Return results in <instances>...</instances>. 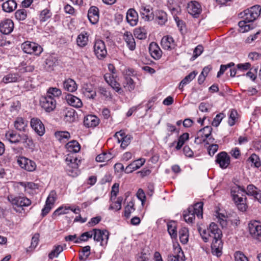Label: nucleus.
<instances>
[{
    "label": "nucleus",
    "instance_id": "nucleus-1",
    "mask_svg": "<svg viewBox=\"0 0 261 261\" xmlns=\"http://www.w3.org/2000/svg\"><path fill=\"white\" fill-rule=\"evenodd\" d=\"M242 193L253 197L261 203V191L255 186L252 184L248 185L245 189L243 187L236 185L231 188V195L233 201L240 211L244 212L247 208L246 197Z\"/></svg>",
    "mask_w": 261,
    "mask_h": 261
},
{
    "label": "nucleus",
    "instance_id": "nucleus-2",
    "mask_svg": "<svg viewBox=\"0 0 261 261\" xmlns=\"http://www.w3.org/2000/svg\"><path fill=\"white\" fill-rule=\"evenodd\" d=\"M198 230L204 242H208L211 239H213L211 244L212 252L213 254L220 256L222 254L223 243L221 240L222 231L218 226L212 222L207 229L199 227Z\"/></svg>",
    "mask_w": 261,
    "mask_h": 261
},
{
    "label": "nucleus",
    "instance_id": "nucleus-3",
    "mask_svg": "<svg viewBox=\"0 0 261 261\" xmlns=\"http://www.w3.org/2000/svg\"><path fill=\"white\" fill-rule=\"evenodd\" d=\"M8 200L11 204L13 210L17 213H22L24 210L23 207H26L31 204V200L25 196L20 195H9L7 197Z\"/></svg>",
    "mask_w": 261,
    "mask_h": 261
},
{
    "label": "nucleus",
    "instance_id": "nucleus-4",
    "mask_svg": "<svg viewBox=\"0 0 261 261\" xmlns=\"http://www.w3.org/2000/svg\"><path fill=\"white\" fill-rule=\"evenodd\" d=\"M67 166L66 171L68 175L72 177L77 176L79 174L77 159L75 157L68 156L66 159Z\"/></svg>",
    "mask_w": 261,
    "mask_h": 261
},
{
    "label": "nucleus",
    "instance_id": "nucleus-5",
    "mask_svg": "<svg viewBox=\"0 0 261 261\" xmlns=\"http://www.w3.org/2000/svg\"><path fill=\"white\" fill-rule=\"evenodd\" d=\"M261 12V7L255 5L244 11L243 15L241 16L247 22H253L259 16Z\"/></svg>",
    "mask_w": 261,
    "mask_h": 261
},
{
    "label": "nucleus",
    "instance_id": "nucleus-6",
    "mask_svg": "<svg viewBox=\"0 0 261 261\" xmlns=\"http://www.w3.org/2000/svg\"><path fill=\"white\" fill-rule=\"evenodd\" d=\"M21 47L24 52L28 54L39 56L43 51V48L40 45L33 42H25L22 44Z\"/></svg>",
    "mask_w": 261,
    "mask_h": 261
},
{
    "label": "nucleus",
    "instance_id": "nucleus-7",
    "mask_svg": "<svg viewBox=\"0 0 261 261\" xmlns=\"http://www.w3.org/2000/svg\"><path fill=\"white\" fill-rule=\"evenodd\" d=\"M41 107L47 112H50L56 107V100L54 97L47 96H41L40 99Z\"/></svg>",
    "mask_w": 261,
    "mask_h": 261
},
{
    "label": "nucleus",
    "instance_id": "nucleus-8",
    "mask_svg": "<svg viewBox=\"0 0 261 261\" xmlns=\"http://www.w3.org/2000/svg\"><path fill=\"white\" fill-rule=\"evenodd\" d=\"M250 234L254 239L261 241V222L252 220L248 224Z\"/></svg>",
    "mask_w": 261,
    "mask_h": 261
},
{
    "label": "nucleus",
    "instance_id": "nucleus-9",
    "mask_svg": "<svg viewBox=\"0 0 261 261\" xmlns=\"http://www.w3.org/2000/svg\"><path fill=\"white\" fill-rule=\"evenodd\" d=\"M93 239L95 241L100 242V245L106 246L109 239V232L107 230L93 229Z\"/></svg>",
    "mask_w": 261,
    "mask_h": 261
},
{
    "label": "nucleus",
    "instance_id": "nucleus-10",
    "mask_svg": "<svg viewBox=\"0 0 261 261\" xmlns=\"http://www.w3.org/2000/svg\"><path fill=\"white\" fill-rule=\"evenodd\" d=\"M94 51L98 59H103L107 55L105 42L101 40H96L94 45Z\"/></svg>",
    "mask_w": 261,
    "mask_h": 261
},
{
    "label": "nucleus",
    "instance_id": "nucleus-11",
    "mask_svg": "<svg viewBox=\"0 0 261 261\" xmlns=\"http://www.w3.org/2000/svg\"><path fill=\"white\" fill-rule=\"evenodd\" d=\"M215 162L221 168L226 169L230 163V158L225 151H221L217 154Z\"/></svg>",
    "mask_w": 261,
    "mask_h": 261
},
{
    "label": "nucleus",
    "instance_id": "nucleus-12",
    "mask_svg": "<svg viewBox=\"0 0 261 261\" xmlns=\"http://www.w3.org/2000/svg\"><path fill=\"white\" fill-rule=\"evenodd\" d=\"M114 137L117 139L118 142L121 143V147L125 149L130 143L133 137L130 135H126L123 130L116 132Z\"/></svg>",
    "mask_w": 261,
    "mask_h": 261
},
{
    "label": "nucleus",
    "instance_id": "nucleus-13",
    "mask_svg": "<svg viewBox=\"0 0 261 261\" xmlns=\"http://www.w3.org/2000/svg\"><path fill=\"white\" fill-rule=\"evenodd\" d=\"M17 163L21 168L28 171H33L36 168V163L33 161L24 156H19L17 159Z\"/></svg>",
    "mask_w": 261,
    "mask_h": 261
},
{
    "label": "nucleus",
    "instance_id": "nucleus-14",
    "mask_svg": "<svg viewBox=\"0 0 261 261\" xmlns=\"http://www.w3.org/2000/svg\"><path fill=\"white\" fill-rule=\"evenodd\" d=\"M174 254L168 255V261H185V256L180 245H173Z\"/></svg>",
    "mask_w": 261,
    "mask_h": 261
},
{
    "label": "nucleus",
    "instance_id": "nucleus-15",
    "mask_svg": "<svg viewBox=\"0 0 261 261\" xmlns=\"http://www.w3.org/2000/svg\"><path fill=\"white\" fill-rule=\"evenodd\" d=\"M139 11L142 18L145 21H149L154 19L152 8L150 6L142 5L140 7Z\"/></svg>",
    "mask_w": 261,
    "mask_h": 261
},
{
    "label": "nucleus",
    "instance_id": "nucleus-16",
    "mask_svg": "<svg viewBox=\"0 0 261 261\" xmlns=\"http://www.w3.org/2000/svg\"><path fill=\"white\" fill-rule=\"evenodd\" d=\"M188 13L195 18H198L202 12L200 4L197 1H191L188 4Z\"/></svg>",
    "mask_w": 261,
    "mask_h": 261
},
{
    "label": "nucleus",
    "instance_id": "nucleus-17",
    "mask_svg": "<svg viewBox=\"0 0 261 261\" xmlns=\"http://www.w3.org/2000/svg\"><path fill=\"white\" fill-rule=\"evenodd\" d=\"M31 126L35 132L40 136L45 133V127L42 121L37 118H33L31 120Z\"/></svg>",
    "mask_w": 261,
    "mask_h": 261
},
{
    "label": "nucleus",
    "instance_id": "nucleus-18",
    "mask_svg": "<svg viewBox=\"0 0 261 261\" xmlns=\"http://www.w3.org/2000/svg\"><path fill=\"white\" fill-rule=\"evenodd\" d=\"M23 80L21 74L18 72H11L5 75L2 82L5 84L20 82Z\"/></svg>",
    "mask_w": 261,
    "mask_h": 261
},
{
    "label": "nucleus",
    "instance_id": "nucleus-19",
    "mask_svg": "<svg viewBox=\"0 0 261 261\" xmlns=\"http://www.w3.org/2000/svg\"><path fill=\"white\" fill-rule=\"evenodd\" d=\"M14 28V23L12 20L6 19L0 23V32L5 35L10 34Z\"/></svg>",
    "mask_w": 261,
    "mask_h": 261
},
{
    "label": "nucleus",
    "instance_id": "nucleus-20",
    "mask_svg": "<svg viewBox=\"0 0 261 261\" xmlns=\"http://www.w3.org/2000/svg\"><path fill=\"white\" fill-rule=\"evenodd\" d=\"M161 44L163 48L169 50L175 49L176 46L173 38L170 36H164L161 40Z\"/></svg>",
    "mask_w": 261,
    "mask_h": 261
},
{
    "label": "nucleus",
    "instance_id": "nucleus-21",
    "mask_svg": "<svg viewBox=\"0 0 261 261\" xmlns=\"http://www.w3.org/2000/svg\"><path fill=\"white\" fill-rule=\"evenodd\" d=\"M82 90L83 93L87 98L94 99L96 96V92L91 84H84Z\"/></svg>",
    "mask_w": 261,
    "mask_h": 261
},
{
    "label": "nucleus",
    "instance_id": "nucleus-22",
    "mask_svg": "<svg viewBox=\"0 0 261 261\" xmlns=\"http://www.w3.org/2000/svg\"><path fill=\"white\" fill-rule=\"evenodd\" d=\"M88 17L91 23H96L99 19L98 9L95 6L91 7L88 11Z\"/></svg>",
    "mask_w": 261,
    "mask_h": 261
},
{
    "label": "nucleus",
    "instance_id": "nucleus-23",
    "mask_svg": "<svg viewBox=\"0 0 261 261\" xmlns=\"http://www.w3.org/2000/svg\"><path fill=\"white\" fill-rule=\"evenodd\" d=\"M123 39L126 42L127 47L130 50H134L136 48V42L132 34L129 32H125L123 35Z\"/></svg>",
    "mask_w": 261,
    "mask_h": 261
},
{
    "label": "nucleus",
    "instance_id": "nucleus-24",
    "mask_svg": "<svg viewBox=\"0 0 261 261\" xmlns=\"http://www.w3.org/2000/svg\"><path fill=\"white\" fill-rule=\"evenodd\" d=\"M126 20L132 26L137 24L138 20V14L134 9H130L128 10L126 14Z\"/></svg>",
    "mask_w": 261,
    "mask_h": 261
},
{
    "label": "nucleus",
    "instance_id": "nucleus-25",
    "mask_svg": "<svg viewBox=\"0 0 261 261\" xmlns=\"http://www.w3.org/2000/svg\"><path fill=\"white\" fill-rule=\"evenodd\" d=\"M76 113L72 108L66 109L64 111V120L66 122L72 123L75 121L76 118Z\"/></svg>",
    "mask_w": 261,
    "mask_h": 261
},
{
    "label": "nucleus",
    "instance_id": "nucleus-26",
    "mask_svg": "<svg viewBox=\"0 0 261 261\" xmlns=\"http://www.w3.org/2000/svg\"><path fill=\"white\" fill-rule=\"evenodd\" d=\"M99 123L98 118L94 115H88L84 118V124L87 127H95Z\"/></svg>",
    "mask_w": 261,
    "mask_h": 261
},
{
    "label": "nucleus",
    "instance_id": "nucleus-27",
    "mask_svg": "<svg viewBox=\"0 0 261 261\" xmlns=\"http://www.w3.org/2000/svg\"><path fill=\"white\" fill-rule=\"evenodd\" d=\"M67 103L70 106L75 108H81L83 103L81 100L77 97L71 94H68L66 97Z\"/></svg>",
    "mask_w": 261,
    "mask_h": 261
},
{
    "label": "nucleus",
    "instance_id": "nucleus-28",
    "mask_svg": "<svg viewBox=\"0 0 261 261\" xmlns=\"http://www.w3.org/2000/svg\"><path fill=\"white\" fill-rule=\"evenodd\" d=\"M14 126L17 130L25 133L28 126V121L21 117H18L14 122Z\"/></svg>",
    "mask_w": 261,
    "mask_h": 261
},
{
    "label": "nucleus",
    "instance_id": "nucleus-29",
    "mask_svg": "<svg viewBox=\"0 0 261 261\" xmlns=\"http://www.w3.org/2000/svg\"><path fill=\"white\" fill-rule=\"evenodd\" d=\"M149 49L151 56L154 59L158 60L162 57V51L156 44L151 43Z\"/></svg>",
    "mask_w": 261,
    "mask_h": 261
},
{
    "label": "nucleus",
    "instance_id": "nucleus-30",
    "mask_svg": "<svg viewBox=\"0 0 261 261\" xmlns=\"http://www.w3.org/2000/svg\"><path fill=\"white\" fill-rule=\"evenodd\" d=\"M63 85L64 89L70 92H74L77 89V85L75 82L70 78L65 80Z\"/></svg>",
    "mask_w": 261,
    "mask_h": 261
},
{
    "label": "nucleus",
    "instance_id": "nucleus-31",
    "mask_svg": "<svg viewBox=\"0 0 261 261\" xmlns=\"http://www.w3.org/2000/svg\"><path fill=\"white\" fill-rule=\"evenodd\" d=\"M3 10L8 13L14 11L17 8V3L14 0H8L2 5Z\"/></svg>",
    "mask_w": 261,
    "mask_h": 261
},
{
    "label": "nucleus",
    "instance_id": "nucleus-32",
    "mask_svg": "<svg viewBox=\"0 0 261 261\" xmlns=\"http://www.w3.org/2000/svg\"><path fill=\"white\" fill-rule=\"evenodd\" d=\"M88 41V35L86 32H83L80 33L77 38L76 43L80 47H84L87 45Z\"/></svg>",
    "mask_w": 261,
    "mask_h": 261
},
{
    "label": "nucleus",
    "instance_id": "nucleus-33",
    "mask_svg": "<svg viewBox=\"0 0 261 261\" xmlns=\"http://www.w3.org/2000/svg\"><path fill=\"white\" fill-rule=\"evenodd\" d=\"M122 85L126 91L131 92L135 89L136 84L131 77L126 76L125 78H124Z\"/></svg>",
    "mask_w": 261,
    "mask_h": 261
},
{
    "label": "nucleus",
    "instance_id": "nucleus-34",
    "mask_svg": "<svg viewBox=\"0 0 261 261\" xmlns=\"http://www.w3.org/2000/svg\"><path fill=\"white\" fill-rule=\"evenodd\" d=\"M197 72L193 71L187 75L180 82L178 88L179 90L182 91L184 87L189 84L192 81L196 76Z\"/></svg>",
    "mask_w": 261,
    "mask_h": 261
},
{
    "label": "nucleus",
    "instance_id": "nucleus-35",
    "mask_svg": "<svg viewBox=\"0 0 261 261\" xmlns=\"http://www.w3.org/2000/svg\"><path fill=\"white\" fill-rule=\"evenodd\" d=\"M167 230L171 238H177V225L175 221H171L167 223Z\"/></svg>",
    "mask_w": 261,
    "mask_h": 261
},
{
    "label": "nucleus",
    "instance_id": "nucleus-36",
    "mask_svg": "<svg viewBox=\"0 0 261 261\" xmlns=\"http://www.w3.org/2000/svg\"><path fill=\"white\" fill-rule=\"evenodd\" d=\"M238 113L235 109H230L228 113V124L229 126H233L238 119Z\"/></svg>",
    "mask_w": 261,
    "mask_h": 261
},
{
    "label": "nucleus",
    "instance_id": "nucleus-37",
    "mask_svg": "<svg viewBox=\"0 0 261 261\" xmlns=\"http://www.w3.org/2000/svg\"><path fill=\"white\" fill-rule=\"evenodd\" d=\"M57 60L55 57L49 56L45 62L44 68L47 71H50L53 70L54 67L56 66Z\"/></svg>",
    "mask_w": 261,
    "mask_h": 261
},
{
    "label": "nucleus",
    "instance_id": "nucleus-38",
    "mask_svg": "<svg viewBox=\"0 0 261 261\" xmlns=\"http://www.w3.org/2000/svg\"><path fill=\"white\" fill-rule=\"evenodd\" d=\"M156 20L160 25H164L167 21V15L163 11L159 10L156 12Z\"/></svg>",
    "mask_w": 261,
    "mask_h": 261
},
{
    "label": "nucleus",
    "instance_id": "nucleus-39",
    "mask_svg": "<svg viewBox=\"0 0 261 261\" xmlns=\"http://www.w3.org/2000/svg\"><path fill=\"white\" fill-rule=\"evenodd\" d=\"M179 237L180 242L183 244H186L189 240V230L186 227H183L179 231Z\"/></svg>",
    "mask_w": 261,
    "mask_h": 261
},
{
    "label": "nucleus",
    "instance_id": "nucleus-40",
    "mask_svg": "<svg viewBox=\"0 0 261 261\" xmlns=\"http://www.w3.org/2000/svg\"><path fill=\"white\" fill-rule=\"evenodd\" d=\"M66 148L70 152H77L81 149V146L79 142L75 140L69 142L66 144Z\"/></svg>",
    "mask_w": 261,
    "mask_h": 261
},
{
    "label": "nucleus",
    "instance_id": "nucleus-41",
    "mask_svg": "<svg viewBox=\"0 0 261 261\" xmlns=\"http://www.w3.org/2000/svg\"><path fill=\"white\" fill-rule=\"evenodd\" d=\"M6 138L11 143H19V134L13 132H8L5 135Z\"/></svg>",
    "mask_w": 261,
    "mask_h": 261
},
{
    "label": "nucleus",
    "instance_id": "nucleus-42",
    "mask_svg": "<svg viewBox=\"0 0 261 261\" xmlns=\"http://www.w3.org/2000/svg\"><path fill=\"white\" fill-rule=\"evenodd\" d=\"M40 235L38 233H36L32 238L31 245L27 249V252L34 250L38 244L39 241Z\"/></svg>",
    "mask_w": 261,
    "mask_h": 261
},
{
    "label": "nucleus",
    "instance_id": "nucleus-43",
    "mask_svg": "<svg viewBox=\"0 0 261 261\" xmlns=\"http://www.w3.org/2000/svg\"><path fill=\"white\" fill-rule=\"evenodd\" d=\"M189 138V134L188 133H185L180 135L177 142L175 148L177 150L181 149L185 142Z\"/></svg>",
    "mask_w": 261,
    "mask_h": 261
},
{
    "label": "nucleus",
    "instance_id": "nucleus-44",
    "mask_svg": "<svg viewBox=\"0 0 261 261\" xmlns=\"http://www.w3.org/2000/svg\"><path fill=\"white\" fill-rule=\"evenodd\" d=\"M250 22H247V20H244L240 21L238 23V25L240 28V32L242 33H245L246 32H248V31L252 29L253 27L252 24H247Z\"/></svg>",
    "mask_w": 261,
    "mask_h": 261
},
{
    "label": "nucleus",
    "instance_id": "nucleus-45",
    "mask_svg": "<svg viewBox=\"0 0 261 261\" xmlns=\"http://www.w3.org/2000/svg\"><path fill=\"white\" fill-rule=\"evenodd\" d=\"M61 93L60 89L55 87H50L48 89L46 95L51 97H54L56 99V98H58L61 95Z\"/></svg>",
    "mask_w": 261,
    "mask_h": 261
},
{
    "label": "nucleus",
    "instance_id": "nucleus-46",
    "mask_svg": "<svg viewBox=\"0 0 261 261\" xmlns=\"http://www.w3.org/2000/svg\"><path fill=\"white\" fill-rule=\"evenodd\" d=\"M93 230L91 231L85 232L81 235L80 238L76 239V240H74V243H79L82 241H87L89 239L93 237Z\"/></svg>",
    "mask_w": 261,
    "mask_h": 261
},
{
    "label": "nucleus",
    "instance_id": "nucleus-47",
    "mask_svg": "<svg viewBox=\"0 0 261 261\" xmlns=\"http://www.w3.org/2000/svg\"><path fill=\"white\" fill-rule=\"evenodd\" d=\"M212 129H213L211 126H206L199 130L198 134L201 136H203V138L207 140V138L211 135Z\"/></svg>",
    "mask_w": 261,
    "mask_h": 261
},
{
    "label": "nucleus",
    "instance_id": "nucleus-48",
    "mask_svg": "<svg viewBox=\"0 0 261 261\" xmlns=\"http://www.w3.org/2000/svg\"><path fill=\"white\" fill-rule=\"evenodd\" d=\"M63 251V248L61 245L55 246L53 250L49 253L48 258L52 259L55 257H58Z\"/></svg>",
    "mask_w": 261,
    "mask_h": 261
},
{
    "label": "nucleus",
    "instance_id": "nucleus-49",
    "mask_svg": "<svg viewBox=\"0 0 261 261\" xmlns=\"http://www.w3.org/2000/svg\"><path fill=\"white\" fill-rule=\"evenodd\" d=\"M146 35V31L144 28H136L134 31V35L139 39H145Z\"/></svg>",
    "mask_w": 261,
    "mask_h": 261
},
{
    "label": "nucleus",
    "instance_id": "nucleus-50",
    "mask_svg": "<svg viewBox=\"0 0 261 261\" xmlns=\"http://www.w3.org/2000/svg\"><path fill=\"white\" fill-rule=\"evenodd\" d=\"M52 16V13L48 9H45L41 11L40 14V20L41 22H45L49 19Z\"/></svg>",
    "mask_w": 261,
    "mask_h": 261
},
{
    "label": "nucleus",
    "instance_id": "nucleus-51",
    "mask_svg": "<svg viewBox=\"0 0 261 261\" xmlns=\"http://www.w3.org/2000/svg\"><path fill=\"white\" fill-rule=\"evenodd\" d=\"M203 203L197 202L194 204V206L191 208L192 212L195 213V215H197V216L199 215H202L203 211Z\"/></svg>",
    "mask_w": 261,
    "mask_h": 261
},
{
    "label": "nucleus",
    "instance_id": "nucleus-52",
    "mask_svg": "<svg viewBox=\"0 0 261 261\" xmlns=\"http://www.w3.org/2000/svg\"><path fill=\"white\" fill-rule=\"evenodd\" d=\"M195 213L192 212L191 208H189L188 212H185L183 215V217L186 222L188 223H192L195 220Z\"/></svg>",
    "mask_w": 261,
    "mask_h": 261
},
{
    "label": "nucleus",
    "instance_id": "nucleus-53",
    "mask_svg": "<svg viewBox=\"0 0 261 261\" xmlns=\"http://www.w3.org/2000/svg\"><path fill=\"white\" fill-rule=\"evenodd\" d=\"M98 93H99L100 95H102L106 98H112V95L109 90V88H107L103 86H99L97 90Z\"/></svg>",
    "mask_w": 261,
    "mask_h": 261
},
{
    "label": "nucleus",
    "instance_id": "nucleus-54",
    "mask_svg": "<svg viewBox=\"0 0 261 261\" xmlns=\"http://www.w3.org/2000/svg\"><path fill=\"white\" fill-rule=\"evenodd\" d=\"M90 254V247L86 246L82 248V251L80 254L79 258L80 260L85 261Z\"/></svg>",
    "mask_w": 261,
    "mask_h": 261
},
{
    "label": "nucleus",
    "instance_id": "nucleus-55",
    "mask_svg": "<svg viewBox=\"0 0 261 261\" xmlns=\"http://www.w3.org/2000/svg\"><path fill=\"white\" fill-rule=\"evenodd\" d=\"M15 18L18 20H24L27 17V12L25 9L18 10L15 13Z\"/></svg>",
    "mask_w": 261,
    "mask_h": 261
},
{
    "label": "nucleus",
    "instance_id": "nucleus-56",
    "mask_svg": "<svg viewBox=\"0 0 261 261\" xmlns=\"http://www.w3.org/2000/svg\"><path fill=\"white\" fill-rule=\"evenodd\" d=\"M111 159V154L103 152L96 157V161L98 162H103L109 161Z\"/></svg>",
    "mask_w": 261,
    "mask_h": 261
},
{
    "label": "nucleus",
    "instance_id": "nucleus-57",
    "mask_svg": "<svg viewBox=\"0 0 261 261\" xmlns=\"http://www.w3.org/2000/svg\"><path fill=\"white\" fill-rule=\"evenodd\" d=\"M225 117V114L220 113L217 114L213 119L212 124L214 126L217 127L221 122L222 120Z\"/></svg>",
    "mask_w": 261,
    "mask_h": 261
},
{
    "label": "nucleus",
    "instance_id": "nucleus-58",
    "mask_svg": "<svg viewBox=\"0 0 261 261\" xmlns=\"http://www.w3.org/2000/svg\"><path fill=\"white\" fill-rule=\"evenodd\" d=\"M123 200L122 197H118L117 201L115 202L114 205H110L109 210H115L116 211H119L121 208V203Z\"/></svg>",
    "mask_w": 261,
    "mask_h": 261
},
{
    "label": "nucleus",
    "instance_id": "nucleus-59",
    "mask_svg": "<svg viewBox=\"0 0 261 261\" xmlns=\"http://www.w3.org/2000/svg\"><path fill=\"white\" fill-rule=\"evenodd\" d=\"M57 199L56 192L55 191H51L49 195L48 196L46 202V203H48L49 205H53Z\"/></svg>",
    "mask_w": 261,
    "mask_h": 261
},
{
    "label": "nucleus",
    "instance_id": "nucleus-60",
    "mask_svg": "<svg viewBox=\"0 0 261 261\" xmlns=\"http://www.w3.org/2000/svg\"><path fill=\"white\" fill-rule=\"evenodd\" d=\"M134 204L133 201H130L128 204L124 208V216L126 218H129L132 213V210L134 211Z\"/></svg>",
    "mask_w": 261,
    "mask_h": 261
},
{
    "label": "nucleus",
    "instance_id": "nucleus-61",
    "mask_svg": "<svg viewBox=\"0 0 261 261\" xmlns=\"http://www.w3.org/2000/svg\"><path fill=\"white\" fill-rule=\"evenodd\" d=\"M249 160L255 167L258 168L260 166L261 163L259 159L256 154H252L249 158Z\"/></svg>",
    "mask_w": 261,
    "mask_h": 261
},
{
    "label": "nucleus",
    "instance_id": "nucleus-62",
    "mask_svg": "<svg viewBox=\"0 0 261 261\" xmlns=\"http://www.w3.org/2000/svg\"><path fill=\"white\" fill-rule=\"evenodd\" d=\"M145 162V160L144 159L140 158L138 160L133 161L130 164L135 170H136L142 166Z\"/></svg>",
    "mask_w": 261,
    "mask_h": 261
},
{
    "label": "nucleus",
    "instance_id": "nucleus-63",
    "mask_svg": "<svg viewBox=\"0 0 261 261\" xmlns=\"http://www.w3.org/2000/svg\"><path fill=\"white\" fill-rule=\"evenodd\" d=\"M114 90L117 92L121 93L122 92V88L120 87V85L116 80L113 79L108 84Z\"/></svg>",
    "mask_w": 261,
    "mask_h": 261
},
{
    "label": "nucleus",
    "instance_id": "nucleus-64",
    "mask_svg": "<svg viewBox=\"0 0 261 261\" xmlns=\"http://www.w3.org/2000/svg\"><path fill=\"white\" fill-rule=\"evenodd\" d=\"M119 185L118 183H115L112 187L111 190V200H114L117 195L118 193L119 192Z\"/></svg>",
    "mask_w": 261,
    "mask_h": 261
}]
</instances>
